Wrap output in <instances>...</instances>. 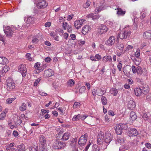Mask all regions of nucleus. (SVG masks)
I'll use <instances>...</instances> for the list:
<instances>
[{"mask_svg":"<svg viewBox=\"0 0 151 151\" xmlns=\"http://www.w3.org/2000/svg\"><path fill=\"white\" fill-rule=\"evenodd\" d=\"M39 146L38 148L37 147V149L35 148L36 151H43L45 149L47 141L46 138L43 135H40L39 137Z\"/></svg>","mask_w":151,"mask_h":151,"instance_id":"nucleus-1","label":"nucleus"},{"mask_svg":"<svg viewBox=\"0 0 151 151\" xmlns=\"http://www.w3.org/2000/svg\"><path fill=\"white\" fill-rule=\"evenodd\" d=\"M65 146V143L63 142L60 141L57 139L55 140L52 144L53 148L56 149L63 148Z\"/></svg>","mask_w":151,"mask_h":151,"instance_id":"nucleus-2","label":"nucleus"},{"mask_svg":"<svg viewBox=\"0 0 151 151\" xmlns=\"http://www.w3.org/2000/svg\"><path fill=\"white\" fill-rule=\"evenodd\" d=\"M6 85L7 90L9 91H12L15 88V83L11 78H9L6 80Z\"/></svg>","mask_w":151,"mask_h":151,"instance_id":"nucleus-3","label":"nucleus"},{"mask_svg":"<svg viewBox=\"0 0 151 151\" xmlns=\"http://www.w3.org/2000/svg\"><path fill=\"white\" fill-rule=\"evenodd\" d=\"M88 135L87 133L82 135L80 137L78 141V144L80 146L82 147L84 146L87 140Z\"/></svg>","mask_w":151,"mask_h":151,"instance_id":"nucleus-4","label":"nucleus"},{"mask_svg":"<svg viewBox=\"0 0 151 151\" xmlns=\"http://www.w3.org/2000/svg\"><path fill=\"white\" fill-rule=\"evenodd\" d=\"M4 30L7 37L10 38L13 36L14 32L11 27L6 26L4 28Z\"/></svg>","mask_w":151,"mask_h":151,"instance_id":"nucleus-5","label":"nucleus"},{"mask_svg":"<svg viewBox=\"0 0 151 151\" xmlns=\"http://www.w3.org/2000/svg\"><path fill=\"white\" fill-rule=\"evenodd\" d=\"M130 34L129 30H126L125 29L119 34V37L121 39H126L129 37Z\"/></svg>","mask_w":151,"mask_h":151,"instance_id":"nucleus-6","label":"nucleus"},{"mask_svg":"<svg viewBox=\"0 0 151 151\" xmlns=\"http://www.w3.org/2000/svg\"><path fill=\"white\" fill-rule=\"evenodd\" d=\"M18 71L20 72L23 77H25L27 72L26 65L24 64H21L18 67Z\"/></svg>","mask_w":151,"mask_h":151,"instance_id":"nucleus-7","label":"nucleus"},{"mask_svg":"<svg viewBox=\"0 0 151 151\" xmlns=\"http://www.w3.org/2000/svg\"><path fill=\"white\" fill-rule=\"evenodd\" d=\"M108 29V28L105 25L102 24L99 26L97 31L99 34L102 35L106 32Z\"/></svg>","mask_w":151,"mask_h":151,"instance_id":"nucleus-8","label":"nucleus"},{"mask_svg":"<svg viewBox=\"0 0 151 151\" xmlns=\"http://www.w3.org/2000/svg\"><path fill=\"white\" fill-rule=\"evenodd\" d=\"M37 6L38 8H44L46 7L48 5V3L46 2L44 0H39L36 3Z\"/></svg>","mask_w":151,"mask_h":151,"instance_id":"nucleus-9","label":"nucleus"},{"mask_svg":"<svg viewBox=\"0 0 151 151\" xmlns=\"http://www.w3.org/2000/svg\"><path fill=\"white\" fill-rule=\"evenodd\" d=\"M88 115H87L83 114L81 115L78 114V115H75L72 118V120L73 121H77L81 119L82 120H84L87 117Z\"/></svg>","mask_w":151,"mask_h":151,"instance_id":"nucleus-10","label":"nucleus"},{"mask_svg":"<svg viewBox=\"0 0 151 151\" xmlns=\"http://www.w3.org/2000/svg\"><path fill=\"white\" fill-rule=\"evenodd\" d=\"M112 138V136L110 133L107 132L105 133L104 138L106 143H109L111 141Z\"/></svg>","mask_w":151,"mask_h":151,"instance_id":"nucleus-11","label":"nucleus"},{"mask_svg":"<svg viewBox=\"0 0 151 151\" xmlns=\"http://www.w3.org/2000/svg\"><path fill=\"white\" fill-rule=\"evenodd\" d=\"M85 21V19L76 21L74 23V26L77 29H79L81 27L84 22Z\"/></svg>","mask_w":151,"mask_h":151,"instance_id":"nucleus-12","label":"nucleus"},{"mask_svg":"<svg viewBox=\"0 0 151 151\" xmlns=\"http://www.w3.org/2000/svg\"><path fill=\"white\" fill-rule=\"evenodd\" d=\"M128 134L130 137L136 136L138 134V132L135 128H130L129 130Z\"/></svg>","mask_w":151,"mask_h":151,"instance_id":"nucleus-13","label":"nucleus"},{"mask_svg":"<svg viewBox=\"0 0 151 151\" xmlns=\"http://www.w3.org/2000/svg\"><path fill=\"white\" fill-rule=\"evenodd\" d=\"M116 39L114 36H110L106 41L107 45L111 46L114 45Z\"/></svg>","mask_w":151,"mask_h":151,"instance_id":"nucleus-14","label":"nucleus"},{"mask_svg":"<svg viewBox=\"0 0 151 151\" xmlns=\"http://www.w3.org/2000/svg\"><path fill=\"white\" fill-rule=\"evenodd\" d=\"M54 72L52 70L50 69H48L44 71L43 76L44 77H49L53 75Z\"/></svg>","mask_w":151,"mask_h":151,"instance_id":"nucleus-15","label":"nucleus"},{"mask_svg":"<svg viewBox=\"0 0 151 151\" xmlns=\"http://www.w3.org/2000/svg\"><path fill=\"white\" fill-rule=\"evenodd\" d=\"M143 94H147L149 91V88L147 84L143 85L140 87Z\"/></svg>","mask_w":151,"mask_h":151,"instance_id":"nucleus-16","label":"nucleus"},{"mask_svg":"<svg viewBox=\"0 0 151 151\" xmlns=\"http://www.w3.org/2000/svg\"><path fill=\"white\" fill-rule=\"evenodd\" d=\"M96 91L97 93V95L100 96H102L106 92L105 88L103 87L101 88H96Z\"/></svg>","mask_w":151,"mask_h":151,"instance_id":"nucleus-17","label":"nucleus"},{"mask_svg":"<svg viewBox=\"0 0 151 151\" xmlns=\"http://www.w3.org/2000/svg\"><path fill=\"white\" fill-rule=\"evenodd\" d=\"M128 108L129 110H132L135 107V103L132 100H130L127 104Z\"/></svg>","mask_w":151,"mask_h":151,"instance_id":"nucleus-18","label":"nucleus"},{"mask_svg":"<svg viewBox=\"0 0 151 151\" xmlns=\"http://www.w3.org/2000/svg\"><path fill=\"white\" fill-rule=\"evenodd\" d=\"M91 29L90 26L88 25L84 26L82 29V33L84 35H86L88 33Z\"/></svg>","mask_w":151,"mask_h":151,"instance_id":"nucleus-19","label":"nucleus"},{"mask_svg":"<svg viewBox=\"0 0 151 151\" xmlns=\"http://www.w3.org/2000/svg\"><path fill=\"white\" fill-rule=\"evenodd\" d=\"M102 60L104 63H106L107 62H112V58L111 56L106 55L102 58Z\"/></svg>","mask_w":151,"mask_h":151,"instance_id":"nucleus-20","label":"nucleus"},{"mask_svg":"<svg viewBox=\"0 0 151 151\" xmlns=\"http://www.w3.org/2000/svg\"><path fill=\"white\" fill-rule=\"evenodd\" d=\"M143 37L145 39H151V31L149 30L145 32L143 35Z\"/></svg>","mask_w":151,"mask_h":151,"instance_id":"nucleus-21","label":"nucleus"},{"mask_svg":"<svg viewBox=\"0 0 151 151\" xmlns=\"http://www.w3.org/2000/svg\"><path fill=\"white\" fill-rule=\"evenodd\" d=\"M115 130L117 134H122V130L120 124L116 125Z\"/></svg>","mask_w":151,"mask_h":151,"instance_id":"nucleus-22","label":"nucleus"},{"mask_svg":"<svg viewBox=\"0 0 151 151\" xmlns=\"http://www.w3.org/2000/svg\"><path fill=\"white\" fill-rule=\"evenodd\" d=\"M8 63V59L5 57L0 56V64H6Z\"/></svg>","mask_w":151,"mask_h":151,"instance_id":"nucleus-23","label":"nucleus"},{"mask_svg":"<svg viewBox=\"0 0 151 151\" xmlns=\"http://www.w3.org/2000/svg\"><path fill=\"white\" fill-rule=\"evenodd\" d=\"M70 136V133L68 132H66L63 134L61 139L63 141L67 140Z\"/></svg>","mask_w":151,"mask_h":151,"instance_id":"nucleus-24","label":"nucleus"},{"mask_svg":"<svg viewBox=\"0 0 151 151\" xmlns=\"http://www.w3.org/2000/svg\"><path fill=\"white\" fill-rule=\"evenodd\" d=\"M117 9V14L119 16H123L126 13L125 10H123L119 7Z\"/></svg>","mask_w":151,"mask_h":151,"instance_id":"nucleus-25","label":"nucleus"},{"mask_svg":"<svg viewBox=\"0 0 151 151\" xmlns=\"http://www.w3.org/2000/svg\"><path fill=\"white\" fill-rule=\"evenodd\" d=\"M134 91L135 95L137 96H139L142 93L140 87L135 88L134 89Z\"/></svg>","mask_w":151,"mask_h":151,"instance_id":"nucleus-26","label":"nucleus"},{"mask_svg":"<svg viewBox=\"0 0 151 151\" xmlns=\"http://www.w3.org/2000/svg\"><path fill=\"white\" fill-rule=\"evenodd\" d=\"M21 121H20L18 123L17 122V123H19ZM8 125L11 129H13L15 127L16 125V123H13L12 122V120H9L8 121Z\"/></svg>","mask_w":151,"mask_h":151,"instance_id":"nucleus-27","label":"nucleus"},{"mask_svg":"<svg viewBox=\"0 0 151 151\" xmlns=\"http://www.w3.org/2000/svg\"><path fill=\"white\" fill-rule=\"evenodd\" d=\"M39 35L38 34L33 36L32 37V42L34 44L37 43L39 41Z\"/></svg>","mask_w":151,"mask_h":151,"instance_id":"nucleus-28","label":"nucleus"},{"mask_svg":"<svg viewBox=\"0 0 151 151\" xmlns=\"http://www.w3.org/2000/svg\"><path fill=\"white\" fill-rule=\"evenodd\" d=\"M116 47L119 50H123L124 47L123 42H117L116 44Z\"/></svg>","mask_w":151,"mask_h":151,"instance_id":"nucleus-29","label":"nucleus"},{"mask_svg":"<svg viewBox=\"0 0 151 151\" xmlns=\"http://www.w3.org/2000/svg\"><path fill=\"white\" fill-rule=\"evenodd\" d=\"M34 20V18L33 17H29L27 19L25 18L24 20L25 21L26 20L28 24H32L33 23V20Z\"/></svg>","mask_w":151,"mask_h":151,"instance_id":"nucleus-30","label":"nucleus"},{"mask_svg":"<svg viewBox=\"0 0 151 151\" xmlns=\"http://www.w3.org/2000/svg\"><path fill=\"white\" fill-rule=\"evenodd\" d=\"M8 111V109H5L4 111L3 112L0 114V120H2L4 119L6 116V113Z\"/></svg>","mask_w":151,"mask_h":151,"instance_id":"nucleus-31","label":"nucleus"},{"mask_svg":"<svg viewBox=\"0 0 151 151\" xmlns=\"http://www.w3.org/2000/svg\"><path fill=\"white\" fill-rule=\"evenodd\" d=\"M101 101L103 105H106L108 103V100L106 97L104 96H102L101 98Z\"/></svg>","mask_w":151,"mask_h":151,"instance_id":"nucleus-32","label":"nucleus"},{"mask_svg":"<svg viewBox=\"0 0 151 151\" xmlns=\"http://www.w3.org/2000/svg\"><path fill=\"white\" fill-rule=\"evenodd\" d=\"M9 69V66L6 65L4 66L2 70L1 71L2 73H2V76H4L5 75V73L7 72Z\"/></svg>","mask_w":151,"mask_h":151,"instance_id":"nucleus-33","label":"nucleus"},{"mask_svg":"<svg viewBox=\"0 0 151 151\" xmlns=\"http://www.w3.org/2000/svg\"><path fill=\"white\" fill-rule=\"evenodd\" d=\"M130 116L131 119L132 121H134L137 119V116L136 115L135 112L134 111H132L131 112Z\"/></svg>","mask_w":151,"mask_h":151,"instance_id":"nucleus-34","label":"nucleus"},{"mask_svg":"<svg viewBox=\"0 0 151 151\" xmlns=\"http://www.w3.org/2000/svg\"><path fill=\"white\" fill-rule=\"evenodd\" d=\"M104 137L103 136V134L102 133H99L98 134L97 137V140L98 142H100L102 141Z\"/></svg>","mask_w":151,"mask_h":151,"instance_id":"nucleus-35","label":"nucleus"},{"mask_svg":"<svg viewBox=\"0 0 151 151\" xmlns=\"http://www.w3.org/2000/svg\"><path fill=\"white\" fill-rule=\"evenodd\" d=\"M75 83L74 81L72 79H70L67 82V85L69 87H72Z\"/></svg>","mask_w":151,"mask_h":151,"instance_id":"nucleus-36","label":"nucleus"},{"mask_svg":"<svg viewBox=\"0 0 151 151\" xmlns=\"http://www.w3.org/2000/svg\"><path fill=\"white\" fill-rule=\"evenodd\" d=\"M110 92L111 94H113L114 96H116L118 93L117 90L114 88H112L111 89Z\"/></svg>","mask_w":151,"mask_h":151,"instance_id":"nucleus-37","label":"nucleus"},{"mask_svg":"<svg viewBox=\"0 0 151 151\" xmlns=\"http://www.w3.org/2000/svg\"><path fill=\"white\" fill-rule=\"evenodd\" d=\"M27 106L25 103H22V105L19 107V110L22 111H24L26 110Z\"/></svg>","mask_w":151,"mask_h":151,"instance_id":"nucleus-38","label":"nucleus"},{"mask_svg":"<svg viewBox=\"0 0 151 151\" xmlns=\"http://www.w3.org/2000/svg\"><path fill=\"white\" fill-rule=\"evenodd\" d=\"M18 151H24V147L23 144H22L19 145L17 148Z\"/></svg>","mask_w":151,"mask_h":151,"instance_id":"nucleus-39","label":"nucleus"},{"mask_svg":"<svg viewBox=\"0 0 151 151\" xmlns=\"http://www.w3.org/2000/svg\"><path fill=\"white\" fill-rule=\"evenodd\" d=\"M76 142H74L71 144L73 151H78V147L75 145Z\"/></svg>","mask_w":151,"mask_h":151,"instance_id":"nucleus-40","label":"nucleus"},{"mask_svg":"<svg viewBox=\"0 0 151 151\" xmlns=\"http://www.w3.org/2000/svg\"><path fill=\"white\" fill-rule=\"evenodd\" d=\"M146 12L145 10H143L141 13L140 18L142 20L144 19L146 16Z\"/></svg>","mask_w":151,"mask_h":151,"instance_id":"nucleus-41","label":"nucleus"},{"mask_svg":"<svg viewBox=\"0 0 151 151\" xmlns=\"http://www.w3.org/2000/svg\"><path fill=\"white\" fill-rule=\"evenodd\" d=\"M16 98H15L8 99L6 100V103L7 104H10Z\"/></svg>","mask_w":151,"mask_h":151,"instance_id":"nucleus-42","label":"nucleus"},{"mask_svg":"<svg viewBox=\"0 0 151 151\" xmlns=\"http://www.w3.org/2000/svg\"><path fill=\"white\" fill-rule=\"evenodd\" d=\"M104 9L103 6H99L97 8H96L95 9V13L96 14L97 13H98L99 12L102 10Z\"/></svg>","mask_w":151,"mask_h":151,"instance_id":"nucleus-43","label":"nucleus"},{"mask_svg":"<svg viewBox=\"0 0 151 151\" xmlns=\"http://www.w3.org/2000/svg\"><path fill=\"white\" fill-rule=\"evenodd\" d=\"M6 149L7 151H16L17 150L16 146L13 147H6Z\"/></svg>","mask_w":151,"mask_h":151,"instance_id":"nucleus-44","label":"nucleus"},{"mask_svg":"<svg viewBox=\"0 0 151 151\" xmlns=\"http://www.w3.org/2000/svg\"><path fill=\"white\" fill-rule=\"evenodd\" d=\"M100 148L96 144L93 145L92 147L93 151H99Z\"/></svg>","mask_w":151,"mask_h":151,"instance_id":"nucleus-45","label":"nucleus"},{"mask_svg":"<svg viewBox=\"0 0 151 151\" xmlns=\"http://www.w3.org/2000/svg\"><path fill=\"white\" fill-rule=\"evenodd\" d=\"M69 25L68 23L63 22L62 23V26L63 27V29L64 30H66L67 27L69 26Z\"/></svg>","mask_w":151,"mask_h":151,"instance_id":"nucleus-46","label":"nucleus"},{"mask_svg":"<svg viewBox=\"0 0 151 151\" xmlns=\"http://www.w3.org/2000/svg\"><path fill=\"white\" fill-rule=\"evenodd\" d=\"M129 148L128 147L125 146H121L119 148V151H125L127 150Z\"/></svg>","mask_w":151,"mask_h":151,"instance_id":"nucleus-47","label":"nucleus"},{"mask_svg":"<svg viewBox=\"0 0 151 151\" xmlns=\"http://www.w3.org/2000/svg\"><path fill=\"white\" fill-rule=\"evenodd\" d=\"M81 105V104L79 102H75L73 106V108H77L79 107Z\"/></svg>","mask_w":151,"mask_h":151,"instance_id":"nucleus-48","label":"nucleus"},{"mask_svg":"<svg viewBox=\"0 0 151 151\" xmlns=\"http://www.w3.org/2000/svg\"><path fill=\"white\" fill-rule=\"evenodd\" d=\"M86 88L85 86H81L79 89V92L80 93H82L85 92Z\"/></svg>","mask_w":151,"mask_h":151,"instance_id":"nucleus-49","label":"nucleus"},{"mask_svg":"<svg viewBox=\"0 0 151 151\" xmlns=\"http://www.w3.org/2000/svg\"><path fill=\"white\" fill-rule=\"evenodd\" d=\"M31 54L30 53H27L26 55V57L27 58V59L30 61H32L33 59L32 58L30 57Z\"/></svg>","mask_w":151,"mask_h":151,"instance_id":"nucleus-50","label":"nucleus"},{"mask_svg":"<svg viewBox=\"0 0 151 151\" xmlns=\"http://www.w3.org/2000/svg\"><path fill=\"white\" fill-rule=\"evenodd\" d=\"M122 130H125L128 128L127 124H120Z\"/></svg>","mask_w":151,"mask_h":151,"instance_id":"nucleus-51","label":"nucleus"},{"mask_svg":"<svg viewBox=\"0 0 151 151\" xmlns=\"http://www.w3.org/2000/svg\"><path fill=\"white\" fill-rule=\"evenodd\" d=\"M95 57L96 59V60L98 61H100L101 58V56L99 54H96L95 55Z\"/></svg>","mask_w":151,"mask_h":151,"instance_id":"nucleus-52","label":"nucleus"},{"mask_svg":"<svg viewBox=\"0 0 151 151\" xmlns=\"http://www.w3.org/2000/svg\"><path fill=\"white\" fill-rule=\"evenodd\" d=\"M143 119L145 120H148L149 119L150 116H149L147 114H144L142 116Z\"/></svg>","mask_w":151,"mask_h":151,"instance_id":"nucleus-53","label":"nucleus"},{"mask_svg":"<svg viewBox=\"0 0 151 151\" xmlns=\"http://www.w3.org/2000/svg\"><path fill=\"white\" fill-rule=\"evenodd\" d=\"M137 73L139 74H141L142 73L141 68L140 66H137Z\"/></svg>","mask_w":151,"mask_h":151,"instance_id":"nucleus-54","label":"nucleus"},{"mask_svg":"<svg viewBox=\"0 0 151 151\" xmlns=\"http://www.w3.org/2000/svg\"><path fill=\"white\" fill-rule=\"evenodd\" d=\"M90 4V2L87 0V1L86 3L83 5V7L85 8H88Z\"/></svg>","mask_w":151,"mask_h":151,"instance_id":"nucleus-55","label":"nucleus"},{"mask_svg":"<svg viewBox=\"0 0 151 151\" xmlns=\"http://www.w3.org/2000/svg\"><path fill=\"white\" fill-rule=\"evenodd\" d=\"M66 29H67V31L68 32L70 33L72 32L73 30L72 27L71 25H69Z\"/></svg>","mask_w":151,"mask_h":151,"instance_id":"nucleus-56","label":"nucleus"},{"mask_svg":"<svg viewBox=\"0 0 151 151\" xmlns=\"http://www.w3.org/2000/svg\"><path fill=\"white\" fill-rule=\"evenodd\" d=\"M122 64L121 63H118L117 65V67L119 71L122 70Z\"/></svg>","mask_w":151,"mask_h":151,"instance_id":"nucleus-57","label":"nucleus"},{"mask_svg":"<svg viewBox=\"0 0 151 151\" xmlns=\"http://www.w3.org/2000/svg\"><path fill=\"white\" fill-rule=\"evenodd\" d=\"M40 65V62H37L35 63L34 66V68L36 69H37V70Z\"/></svg>","mask_w":151,"mask_h":151,"instance_id":"nucleus-58","label":"nucleus"},{"mask_svg":"<svg viewBox=\"0 0 151 151\" xmlns=\"http://www.w3.org/2000/svg\"><path fill=\"white\" fill-rule=\"evenodd\" d=\"M106 24L109 26L110 27H112L114 25V23L112 22L109 21H106Z\"/></svg>","mask_w":151,"mask_h":151,"instance_id":"nucleus-59","label":"nucleus"},{"mask_svg":"<svg viewBox=\"0 0 151 151\" xmlns=\"http://www.w3.org/2000/svg\"><path fill=\"white\" fill-rule=\"evenodd\" d=\"M132 69L133 73H137V67L134 66L132 65Z\"/></svg>","mask_w":151,"mask_h":151,"instance_id":"nucleus-60","label":"nucleus"},{"mask_svg":"<svg viewBox=\"0 0 151 151\" xmlns=\"http://www.w3.org/2000/svg\"><path fill=\"white\" fill-rule=\"evenodd\" d=\"M0 40L2 41L3 43H5V40L4 36H3L2 35H0Z\"/></svg>","mask_w":151,"mask_h":151,"instance_id":"nucleus-61","label":"nucleus"},{"mask_svg":"<svg viewBox=\"0 0 151 151\" xmlns=\"http://www.w3.org/2000/svg\"><path fill=\"white\" fill-rule=\"evenodd\" d=\"M145 146L148 149L151 148V144L148 142L145 143Z\"/></svg>","mask_w":151,"mask_h":151,"instance_id":"nucleus-62","label":"nucleus"},{"mask_svg":"<svg viewBox=\"0 0 151 151\" xmlns=\"http://www.w3.org/2000/svg\"><path fill=\"white\" fill-rule=\"evenodd\" d=\"M108 114L109 115L113 116L115 115L114 111L112 110H109L108 111Z\"/></svg>","mask_w":151,"mask_h":151,"instance_id":"nucleus-63","label":"nucleus"},{"mask_svg":"<svg viewBox=\"0 0 151 151\" xmlns=\"http://www.w3.org/2000/svg\"><path fill=\"white\" fill-rule=\"evenodd\" d=\"M70 37L71 39L72 40H75L76 38V36L74 34L70 35Z\"/></svg>","mask_w":151,"mask_h":151,"instance_id":"nucleus-64","label":"nucleus"}]
</instances>
